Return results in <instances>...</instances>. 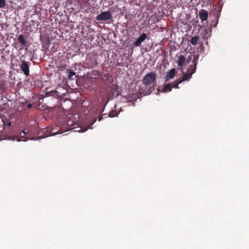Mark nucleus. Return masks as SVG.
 Instances as JSON below:
<instances>
[{
  "mask_svg": "<svg viewBox=\"0 0 249 249\" xmlns=\"http://www.w3.org/2000/svg\"><path fill=\"white\" fill-rule=\"evenodd\" d=\"M151 92H152V90L150 89H148L147 91H143L142 90V88L140 90V93L143 95H146L149 94L151 93Z\"/></svg>",
  "mask_w": 249,
  "mask_h": 249,
  "instance_id": "f3484780",
  "label": "nucleus"
},
{
  "mask_svg": "<svg viewBox=\"0 0 249 249\" xmlns=\"http://www.w3.org/2000/svg\"><path fill=\"white\" fill-rule=\"evenodd\" d=\"M61 133H62V132H58V133H52V135H56L57 134H61Z\"/></svg>",
  "mask_w": 249,
  "mask_h": 249,
  "instance_id": "412c9836",
  "label": "nucleus"
},
{
  "mask_svg": "<svg viewBox=\"0 0 249 249\" xmlns=\"http://www.w3.org/2000/svg\"><path fill=\"white\" fill-rule=\"evenodd\" d=\"M116 116V114L115 113V111H112L109 114V116L110 117H114Z\"/></svg>",
  "mask_w": 249,
  "mask_h": 249,
  "instance_id": "6ab92c4d",
  "label": "nucleus"
},
{
  "mask_svg": "<svg viewBox=\"0 0 249 249\" xmlns=\"http://www.w3.org/2000/svg\"><path fill=\"white\" fill-rule=\"evenodd\" d=\"M71 123H72L71 121H68V125L71 124Z\"/></svg>",
  "mask_w": 249,
  "mask_h": 249,
  "instance_id": "4be33fe9",
  "label": "nucleus"
},
{
  "mask_svg": "<svg viewBox=\"0 0 249 249\" xmlns=\"http://www.w3.org/2000/svg\"><path fill=\"white\" fill-rule=\"evenodd\" d=\"M112 18L111 14L109 11H105L101 13L96 17V19L100 21H106L109 20Z\"/></svg>",
  "mask_w": 249,
  "mask_h": 249,
  "instance_id": "7ed1b4c3",
  "label": "nucleus"
},
{
  "mask_svg": "<svg viewBox=\"0 0 249 249\" xmlns=\"http://www.w3.org/2000/svg\"><path fill=\"white\" fill-rule=\"evenodd\" d=\"M5 0H0V8H3L5 6Z\"/></svg>",
  "mask_w": 249,
  "mask_h": 249,
  "instance_id": "a211bd4d",
  "label": "nucleus"
},
{
  "mask_svg": "<svg viewBox=\"0 0 249 249\" xmlns=\"http://www.w3.org/2000/svg\"><path fill=\"white\" fill-rule=\"evenodd\" d=\"M96 121V119L94 118L92 121H88L84 125L80 127L79 129L75 130L74 131H77L79 132H84L87 131L89 128L92 129V127L90 126L94 124Z\"/></svg>",
  "mask_w": 249,
  "mask_h": 249,
  "instance_id": "20e7f679",
  "label": "nucleus"
},
{
  "mask_svg": "<svg viewBox=\"0 0 249 249\" xmlns=\"http://www.w3.org/2000/svg\"><path fill=\"white\" fill-rule=\"evenodd\" d=\"M22 71L24 74L28 76L29 74V66L28 63L25 61H23L20 66Z\"/></svg>",
  "mask_w": 249,
  "mask_h": 249,
  "instance_id": "0eeeda50",
  "label": "nucleus"
},
{
  "mask_svg": "<svg viewBox=\"0 0 249 249\" xmlns=\"http://www.w3.org/2000/svg\"><path fill=\"white\" fill-rule=\"evenodd\" d=\"M27 132H25V130H23L18 136L14 137H9L7 139L11 140L12 141L17 140L18 142L20 141L21 140L19 139L21 138H24L25 135L26 134Z\"/></svg>",
  "mask_w": 249,
  "mask_h": 249,
  "instance_id": "9d476101",
  "label": "nucleus"
},
{
  "mask_svg": "<svg viewBox=\"0 0 249 249\" xmlns=\"http://www.w3.org/2000/svg\"><path fill=\"white\" fill-rule=\"evenodd\" d=\"M31 140H36L37 139H36L34 138V139H31Z\"/></svg>",
  "mask_w": 249,
  "mask_h": 249,
  "instance_id": "b1692460",
  "label": "nucleus"
},
{
  "mask_svg": "<svg viewBox=\"0 0 249 249\" xmlns=\"http://www.w3.org/2000/svg\"><path fill=\"white\" fill-rule=\"evenodd\" d=\"M198 59V54H194V55H189L188 56L187 58L186 59V62L187 63H189L190 61H192V64L194 66V68L196 69V65L197 64L196 61Z\"/></svg>",
  "mask_w": 249,
  "mask_h": 249,
  "instance_id": "423d86ee",
  "label": "nucleus"
},
{
  "mask_svg": "<svg viewBox=\"0 0 249 249\" xmlns=\"http://www.w3.org/2000/svg\"><path fill=\"white\" fill-rule=\"evenodd\" d=\"M18 41L21 43V45L23 46L25 44V41L24 36L22 35H19L18 37Z\"/></svg>",
  "mask_w": 249,
  "mask_h": 249,
  "instance_id": "2eb2a0df",
  "label": "nucleus"
},
{
  "mask_svg": "<svg viewBox=\"0 0 249 249\" xmlns=\"http://www.w3.org/2000/svg\"><path fill=\"white\" fill-rule=\"evenodd\" d=\"M202 34L204 38H207L211 36V30L208 29H205Z\"/></svg>",
  "mask_w": 249,
  "mask_h": 249,
  "instance_id": "ddd939ff",
  "label": "nucleus"
},
{
  "mask_svg": "<svg viewBox=\"0 0 249 249\" xmlns=\"http://www.w3.org/2000/svg\"><path fill=\"white\" fill-rule=\"evenodd\" d=\"M67 73L68 75L69 78L71 79H73V76L75 75V73L70 69L67 71Z\"/></svg>",
  "mask_w": 249,
  "mask_h": 249,
  "instance_id": "4468645a",
  "label": "nucleus"
},
{
  "mask_svg": "<svg viewBox=\"0 0 249 249\" xmlns=\"http://www.w3.org/2000/svg\"><path fill=\"white\" fill-rule=\"evenodd\" d=\"M186 58L182 55H179L177 60V63L178 65V69L181 71L183 70V66L185 65Z\"/></svg>",
  "mask_w": 249,
  "mask_h": 249,
  "instance_id": "39448f33",
  "label": "nucleus"
},
{
  "mask_svg": "<svg viewBox=\"0 0 249 249\" xmlns=\"http://www.w3.org/2000/svg\"><path fill=\"white\" fill-rule=\"evenodd\" d=\"M146 38V35L142 34L135 41L134 44L136 46H139L142 42Z\"/></svg>",
  "mask_w": 249,
  "mask_h": 249,
  "instance_id": "1a4fd4ad",
  "label": "nucleus"
},
{
  "mask_svg": "<svg viewBox=\"0 0 249 249\" xmlns=\"http://www.w3.org/2000/svg\"><path fill=\"white\" fill-rule=\"evenodd\" d=\"M190 70V71H191V68H189V70Z\"/></svg>",
  "mask_w": 249,
  "mask_h": 249,
  "instance_id": "bb28decb",
  "label": "nucleus"
},
{
  "mask_svg": "<svg viewBox=\"0 0 249 249\" xmlns=\"http://www.w3.org/2000/svg\"><path fill=\"white\" fill-rule=\"evenodd\" d=\"M181 81H180L179 82H175L172 84H164L163 86L159 87L158 90L161 92H167L170 91L172 88L178 89L179 88L178 85L179 83H181Z\"/></svg>",
  "mask_w": 249,
  "mask_h": 249,
  "instance_id": "f257e3e1",
  "label": "nucleus"
},
{
  "mask_svg": "<svg viewBox=\"0 0 249 249\" xmlns=\"http://www.w3.org/2000/svg\"><path fill=\"white\" fill-rule=\"evenodd\" d=\"M119 95V93L118 92H117V93L116 94V96H118Z\"/></svg>",
  "mask_w": 249,
  "mask_h": 249,
  "instance_id": "a878e982",
  "label": "nucleus"
},
{
  "mask_svg": "<svg viewBox=\"0 0 249 249\" xmlns=\"http://www.w3.org/2000/svg\"><path fill=\"white\" fill-rule=\"evenodd\" d=\"M32 107H33V105L31 104H28V105H27V107L28 108H30Z\"/></svg>",
  "mask_w": 249,
  "mask_h": 249,
  "instance_id": "aec40b11",
  "label": "nucleus"
},
{
  "mask_svg": "<svg viewBox=\"0 0 249 249\" xmlns=\"http://www.w3.org/2000/svg\"><path fill=\"white\" fill-rule=\"evenodd\" d=\"M196 70V68H194L193 70L190 73L184 74L183 76V79H182V81L188 80L189 79H190L192 76V75L194 72H195Z\"/></svg>",
  "mask_w": 249,
  "mask_h": 249,
  "instance_id": "f8f14e48",
  "label": "nucleus"
},
{
  "mask_svg": "<svg viewBox=\"0 0 249 249\" xmlns=\"http://www.w3.org/2000/svg\"><path fill=\"white\" fill-rule=\"evenodd\" d=\"M101 120H102V117H100V118H99L98 121H100Z\"/></svg>",
  "mask_w": 249,
  "mask_h": 249,
  "instance_id": "5701e85b",
  "label": "nucleus"
},
{
  "mask_svg": "<svg viewBox=\"0 0 249 249\" xmlns=\"http://www.w3.org/2000/svg\"><path fill=\"white\" fill-rule=\"evenodd\" d=\"M8 125H11V124H10V123H8Z\"/></svg>",
  "mask_w": 249,
  "mask_h": 249,
  "instance_id": "393cba45",
  "label": "nucleus"
},
{
  "mask_svg": "<svg viewBox=\"0 0 249 249\" xmlns=\"http://www.w3.org/2000/svg\"><path fill=\"white\" fill-rule=\"evenodd\" d=\"M156 79V74L154 72H150L147 74L143 79V83L145 86H147L154 82Z\"/></svg>",
  "mask_w": 249,
  "mask_h": 249,
  "instance_id": "f03ea898",
  "label": "nucleus"
},
{
  "mask_svg": "<svg viewBox=\"0 0 249 249\" xmlns=\"http://www.w3.org/2000/svg\"><path fill=\"white\" fill-rule=\"evenodd\" d=\"M175 74V69H171L169 72L167 74V75L165 78V81L167 82L169 81L170 79H172Z\"/></svg>",
  "mask_w": 249,
  "mask_h": 249,
  "instance_id": "9b49d317",
  "label": "nucleus"
},
{
  "mask_svg": "<svg viewBox=\"0 0 249 249\" xmlns=\"http://www.w3.org/2000/svg\"><path fill=\"white\" fill-rule=\"evenodd\" d=\"M198 40V37L196 36L193 37L191 40V43L193 45H196Z\"/></svg>",
  "mask_w": 249,
  "mask_h": 249,
  "instance_id": "dca6fc26",
  "label": "nucleus"
},
{
  "mask_svg": "<svg viewBox=\"0 0 249 249\" xmlns=\"http://www.w3.org/2000/svg\"><path fill=\"white\" fill-rule=\"evenodd\" d=\"M199 16L201 21H204L208 19V13L206 10L201 9L199 12Z\"/></svg>",
  "mask_w": 249,
  "mask_h": 249,
  "instance_id": "6e6552de",
  "label": "nucleus"
}]
</instances>
